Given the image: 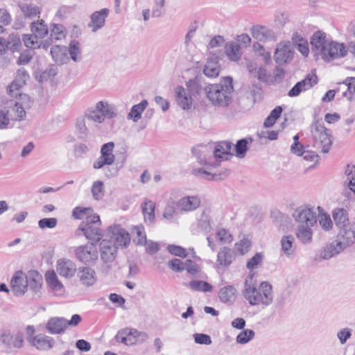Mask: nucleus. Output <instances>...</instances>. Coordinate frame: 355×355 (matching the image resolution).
Listing matches in <instances>:
<instances>
[{
	"instance_id": "48",
	"label": "nucleus",
	"mask_w": 355,
	"mask_h": 355,
	"mask_svg": "<svg viewBox=\"0 0 355 355\" xmlns=\"http://www.w3.org/2000/svg\"><path fill=\"white\" fill-rule=\"evenodd\" d=\"M9 50L12 52L18 51L21 46L19 35L17 33L10 34L7 38Z\"/></svg>"
},
{
	"instance_id": "34",
	"label": "nucleus",
	"mask_w": 355,
	"mask_h": 355,
	"mask_svg": "<svg viewBox=\"0 0 355 355\" xmlns=\"http://www.w3.org/2000/svg\"><path fill=\"white\" fill-rule=\"evenodd\" d=\"M225 53L230 60L237 61L241 56V51L239 44L236 42H230L225 45Z\"/></svg>"
},
{
	"instance_id": "22",
	"label": "nucleus",
	"mask_w": 355,
	"mask_h": 355,
	"mask_svg": "<svg viewBox=\"0 0 355 355\" xmlns=\"http://www.w3.org/2000/svg\"><path fill=\"white\" fill-rule=\"evenodd\" d=\"M200 205L198 197L192 196L183 197L178 201V207L182 211H191L196 209Z\"/></svg>"
},
{
	"instance_id": "50",
	"label": "nucleus",
	"mask_w": 355,
	"mask_h": 355,
	"mask_svg": "<svg viewBox=\"0 0 355 355\" xmlns=\"http://www.w3.org/2000/svg\"><path fill=\"white\" fill-rule=\"evenodd\" d=\"M93 214H94L91 207H76L72 211V216L76 219H82L84 217L86 218L89 215Z\"/></svg>"
},
{
	"instance_id": "56",
	"label": "nucleus",
	"mask_w": 355,
	"mask_h": 355,
	"mask_svg": "<svg viewBox=\"0 0 355 355\" xmlns=\"http://www.w3.org/2000/svg\"><path fill=\"white\" fill-rule=\"evenodd\" d=\"M76 128L78 131V135L80 139H85L87 134V128L84 119L77 120Z\"/></svg>"
},
{
	"instance_id": "33",
	"label": "nucleus",
	"mask_w": 355,
	"mask_h": 355,
	"mask_svg": "<svg viewBox=\"0 0 355 355\" xmlns=\"http://www.w3.org/2000/svg\"><path fill=\"white\" fill-rule=\"evenodd\" d=\"M7 112L10 119L12 121H21L26 116L25 107L19 102H15L9 107Z\"/></svg>"
},
{
	"instance_id": "1",
	"label": "nucleus",
	"mask_w": 355,
	"mask_h": 355,
	"mask_svg": "<svg viewBox=\"0 0 355 355\" xmlns=\"http://www.w3.org/2000/svg\"><path fill=\"white\" fill-rule=\"evenodd\" d=\"M293 217L297 223L295 236L302 244H310L313 241V230L317 223V214L310 205H302L297 207Z\"/></svg>"
},
{
	"instance_id": "3",
	"label": "nucleus",
	"mask_w": 355,
	"mask_h": 355,
	"mask_svg": "<svg viewBox=\"0 0 355 355\" xmlns=\"http://www.w3.org/2000/svg\"><path fill=\"white\" fill-rule=\"evenodd\" d=\"M253 275L249 274L245 278L243 295L251 306H268L273 300L272 287L268 282H262L257 288Z\"/></svg>"
},
{
	"instance_id": "24",
	"label": "nucleus",
	"mask_w": 355,
	"mask_h": 355,
	"mask_svg": "<svg viewBox=\"0 0 355 355\" xmlns=\"http://www.w3.org/2000/svg\"><path fill=\"white\" fill-rule=\"evenodd\" d=\"M54 340L51 337L39 334L32 339L31 345L40 350H49L53 346Z\"/></svg>"
},
{
	"instance_id": "54",
	"label": "nucleus",
	"mask_w": 355,
	"mask_h": 355,
	"mask_svg": "<svg viewBox=\"0 0 355 355\" xmlns=\"http://www.w3.org/2000/svg\"><path fill=\"white\" fill-rule=\"evenodd\" d=\"M37 37L33 35H24L23 41L28 48L36 49L40 47V42Z\"/></svg>"
},
{
	"instance_id": "29",
	"label": "nucleus",
	"mask_w": 355,
	"mask_h": 355,
	"mask_svg": "<svg viewBox=\"0 0 355 355\" xmlns=\"http://www.w3.org/2000/svg\"><path fill=\"white\" fill-rule=\"evenodd\" d=\"M96 109L105 118L112 119L117 116L116 109L114 105L108 103L107 101H101L96 105Z\"/></svg>"
},
{
	"instance_id": "25",
	"label": "nucleus",
	"mask_w": 355,
	"mask_h": 355,
	"mask_svg": "<svg viewBox=\"0 0 355 355\" xmlns=\"http://www.w3.org/2000/svg\"><path fill=\"white\" fill-rule=\"evenodd\" d=\"M46 328L51 334H60L67 328V320L64 318H52L48 321Z\"/></svg>"
},
{
	"instance_id": "9",
	"label": "nucleus",
	"mask_w": 355,
	"mask_h": 355,
	"mask_svg": "<svg viewBox=\"0 0 355 355\" xmlns=\"http://www.w3.org/2000/svg\"><path fill=\"white\" fill-rule=\"evenodd\" d=\"M293 53L289 42H279L275 51V61L279 66L285 64L293 59Z\"/></svg>"
},
{
	"instance_id": "28",
	"label": "nucleus",
	"mask_w": 355,
	"mask_h": 355,
	"mask_svg": "<svg viewBox=\"0 0 355 355\" xmlns=\"http://www.w3.org/2000/svg\"><path fill=\"white\" fill-rule=\"evenodd\" d=\"M281 248L284 254L288 258L293 257L296 246L295 239L292 235H286L281 239Z\"/></svg>"
},
{
	"instance_id": "51",
	"label": "nucleus",
	"mask_w": 355,
	"mask_h": 355,
	"mask_svg": "<svg viewBox=\"0 0 355 355\" xmlns=\"http://www.w3.org/2000/svg\"><path fill=\"white\" fill-rule=\"evenodd\" d=\"M254 336L255 333L253 330L244 329L238 334L236 340L239 344H245L252 340Z\"/></svg>"
},
{
	"instance_id": "61",
	"label": "nucleus",
	"mask_w": 355,
	"mask_h": 355,
	"mask_svg": "<svg viewBox=\"0 0 355 355\" xmlns=\"http://www.w3.org/2000/svg\"><path fill=\"white\" fill-rule=\"evenodd\" d=\"M128 334H132V329H128V328L122 329L119 330L118 331V333L116 334V335L115 336L116 340L118 343H122L125 345L126 342L128 341L127 336Z\"/></svg>"
},
{
	"instance_id": "45",
	"label": "nucleus",
	"mask_w": 355,
	"mask_h": 355,
	"mask_svg": "<svg viewBox=\"0 0 355 355\" xmlns=\"http://www.w3.org/2000/svg\"><path fill=\"white\" fill-rule=\"evenodd\" d=\"M253 50L257 55L262 57L266 64H268L271 62L270 53L266 51L264 47L261 44L258 42L254 43Z\"/></svg>"
},
{
	"instance_id": "57",
	"label": "nucleus",
	"mask_w": 355,
	"mask_h": 355,
	"mask_svg": "<svg viewBox=\"0 0 355 355\" xmlns=\"http://www.w3.org/2000/svg\"><path fill=\"white\" fill-rule=\"evenodd\" d=\"M319 224L325 231H329L333 226L331 219L327 214H322L320 216Z\"/></svg>"
},
{
	"instance_id": "53",
	"label": "nucleus",
	"mask_w": 355,
	"mask_h": 355,
	"mask_svg": "<svg viewBox=\"0 0 355 355\" xmlns=\"http://www.w3.org/2000/svg\"><path fill=\"white\" fill-rule=\"evenodd\" d=\"M92 193L95 200L101 199L104 194L103 183L101 181H96L92 187Z\"/></svg>"
},
{
	"instance_id": "62",
	"label": "nucleus",
	"mask_w": 355,
	"mask_h": 355,
	"mask_svg": "<svg viewBox=\"0 0 355 355\" xmlns=\"http://www.w3.org/2000/svg\"><path fill=\"white\" fill-rule=\"evenodd\" d=\"M87 116L88 119L97 123H102L104 121L102 114L96 108L93 110H88L87 112Z\"/></svg>"
},
{
	"instance_id": "11",
	"label": "nucleus",
	"mask_w": 355,
	"mask_h": 355,
	"mask_svg": "<svg viewBox=\"0 0 355 355\" xmlns=\"http://www.w3.org/2000/svg\"><path fill=\"white\" fill-rule=\"evenodd\" d=\"M101 258L106 263L112 262L117 254V247L115 243L110 240L103 239L99 244Z\"/></svg>"
},
{
	"instance_id": "2",
	"label": "nucleus",
	"mask_w": 355,
	"mask_h": 355,
	"mask_svg": "<svg viewBox=\"0 0 355 355\" xmlns=\"http://www.w3.org/2000/svg\"><path fill=\"white\" fill-rule=\"evenodd\" d=\"M326 37L325 33L318 31L311 39L313 51L320 55L322 59L329 62L347 55L348 49L343 43L329 40Z\"/></svg>"
},
{
	"instance_id": "14",
	"label": "nucleus",
	"mask_w": 355,
	"mask_h": 355,
	"mask_svg": "<svg viewBox=\"0 0 355 355\" xmlns=\"http://www.w3.org/2000/svg\"><path fill=\"white\" fill-rule=\"evenodd\" d=\"M56 270L60 276L65 278H71L78 270L76 263L67 259H60L57 261Z\"/></svg>"
},
{
	"instance_id": "47",
	"label": "nucleus",
	"mask_w": 355,
	"mask_h": 355,
	"mask_svg": "<svg viewBox=\"0 0 355 355\" xmlns=\"http://www.w3.org/2000/svg\"><path fill=\"white\" fill-rule=\"evenodd\" d=\"M20 9L23 15L29 18L36 17L40 12L39 7L33 4L20 6Z\"/></svg>"
},
{
	"instance_id": "31",
	"label": "nucleus",
	"mask_w": 355,
	"mask_h": 355,
	"mask_svg": "<svg viewBox=\"0 0 355 355\" xmlns=\"http://www.w3.org/2000/svg\"><path fill=\"white\" fill-rule=\"evenodd\" d=\"M333 218L337 227L340 229L350 225L348 213L343 208H336L333 211Z\"/></svg>"
},
{
	"instance_id": "49",
	"label": "nucleus",
	"mask_w": 355,
	"mask_h": 355,
	"mask_svg": "<svg viewBox=\"0 0 355 355\" xmlns=\"http://www.w3.org/2000/svg\"><path fill=\"white\" fill-rule=\"evenodd\" d=\"M263 259V255L261 252H257L251 259L248 260L246 263V268L250 270V274L253 275L252 273V270L257 268L259 266H261Z\"/></svg>"
},
{
	"instance_id": "13",
	"label": "nucleus",
	"mask_w": 355,
	"mask_h": 355,
	"mask_svg": "<svg viewBox=\"0 0 355 355\" xmlns=\"http://www.w3.org/2000/svg\"><path fill=\"white\" fill-rule=\"evenodd\" d=\"M107 234L112 240L121 246L126 247L130 242L129 234L120 225H116L109 227Z\"/></svg>"
},
{
	"instance_id": "19",
	"label": "nucleus",
	"mask_w": 355,
	"mask_h": 355,
	"mask_svg": "<svg viewBox=\"0 0 355 355\" xmlns=\"http://www.w3.org/2000/svg\"><path fill=\"white\" fill-rule=\"evenodd\" d=\"M254 39L260 42L272 41L275 40V33L266 26H254L250 29Z\"/></svg>"
},
{
	"instance_id": "44",
	"label": "nucleus",
	"mask_w": 355,
	"mask_h": 355,
	"mask_svg": "<svg viewBox=\"0 0 355 355\" xmlns=\"http://www.w3.org/2000/svg\"><path fill=\"white\" fill-rule=\"evenodd\" d=\"M189 286L196 291L211 292L212 291V286L204 281H191L189 282Z\"/></svg>"
},
{
	"instance_id": "43",
	"label": "nucleus",
	"mask_w": 355,
	"mask_h": 355,
	"mask_svg": "<svg viewBox=\"0 0 355 355\" xmlns=\"http://www.w3.org/2000/svg\"><path fill=\"white\" fill-rule=\"evenodd\" d=\"M252 245L251 241L243 239L234 245V253L239 255H245L248 252Z\"/></svg>"
},
{
	"instance_id": "18",
	"label": "nucleus",
	"mask_w": 355,
	"mask_h": 355,
	"mask_svg": "<svg viewBox=\"0 0 355 355\" xmlns=\"http://www.w3.org/2000/svg\"><path fill=\"white\" fill-rule=\"evenodd\" d=\"M30 76L28 72L24 69L20 68L17 70L16 77L13 82L8 86V90L12 96H17L18 94L15 93L26 85L29 80Z\"/></svg>"
},
{
	"instance_id": "59",
	"label": "nucleus",
	"mask_w": 355,
	"mask_h": 355,
	"mask_svg": "<svg viewBox=\"0 0 355 355\" xmlns=\"http://www.w3.org/2000/svg\"><path fill=\"white\" fill-rule=\"evenodd\" d=\"M33 58V53L31 50H25L19 55L17 59V63L19 65L27 64Z\"/></svg>"
},
{
	"instance_id": "20",
	"label": "nucleus",
	"mask_w": 355,
	"mask_h": 355,
	"mask_svg": "<svg viewBox=\"0 0 355 355\" xmlns=\"http://www.w3.org/2000/svg\"><path fill=\"white\" fill-rule=\"evenodd\" d=\"M234 259V252L230 248L223 247L220 248L217 255V268H220L229 266Z\"/></svg>"
},
{
	"instance_id": "35",
	"label": "nucleus",
	"mask_w": 355,
	"mask_h": 355,
	"mask_svg": "<svg viewBox=\"0 0 355 355\" xmlns=\"http://www.w3.org/2000/svg\"><path fill=\"white\" fill-rule=\"evenodd\" d=\"M155 204L150 200H146L141 205L144 218L150 223H153L155 220Z\"/></svg>"
},
{
	"instance_id": "38",
	"label": "nucleus",
	"mask_w": 355,
	"mask_h": 355,
	"mask_svg": "<svg viewBox=\"0 0 355 355\" xmlns=\"http://www.w3.org/2000/svg\"><path fill=\"white\" fill-rule=\"evenodd\" d=\"M203 72L205 76L210 78H215L218 76L220 66L215 58H211L207 62Z\"/></svg>"
},
{
	"instance_id": "12",
	"label": "nucleus",
	"mask_w": 355,
	"mask_h": 355,
	"mask_svg": "<svg viewBox=\"0 0 355 355\" xmlns=\"http://www.w3.org/2000/svg\"><path fill=\"white\" fill-rule=\"evenodd\" d=\"M110 14L108 8H102L100 10L94 12L90 16V21L87 26L93 33H96L105 25V19Z\"/></svg>"
},
{
	"instance_id": "5",
	"label": "nucleus",
	"mask_w": 355,
	"mask_h": 355,
	"mask_svg": "<svg viewBox=\"0 0 355 355\" xmlns=\"http://www.w3.org/2000/svg\"><path fill=\"white\" fill-rule=\"evenodd\" d=\"M101 226V221L98 214L89 215L80 223L76 231V234L79 236L82 233L89 241L98 243L103 236Z\"/></svg>"
},
{
	"instance_id": "64",
	"label": "nucleus",
	"mask_w": 355,
	"mask_h": 355,
	"mask_svg": "<svg viewBox=\"0 0 355 355\" xmlns=\"http://www.w3.org/2000/svg\"><path fill=\"white\" fill-rule=\"evenodd\" d=\"M168 266L173 271L182 272L184 270V262L175 258L168 262Z\"/></svg>"
},
{
	"instance_id": "32",
	"label": "nucleus",
	"mask_w": 355,
	"mask_h": 355,
	"mask_svg": "<svg viewBox=\"0 0 355 355\" xmlns=\"http://www.w3.org/2000/svg\"><path fill=\"white\" fill-rule=\"evenodd\" d=\"M218 297L221 302L232 304L236 300V288L232 285L224 286L220 289Z\"/></svg>"
},
{
	"instance_id": "46",
	"label": "nucleus",
	"mask_w": 355,
	"mask_h": 355,
	"mask_svg": "<svg viewBox=\"0 0 355 355\" xmlns=\"http://www.w3.org/2000/svg\"><path fill=\"white\" fill-rule=\"evenodd\" d=\"M64 28L60 24H53L51 29L50 39L51 41H57L65 37Z\"/></svg>"
},
{
	"instance_id": "16",
	"label": "nucleus",
	"mask_w": 355,
	"mask_h": 355,
	"mask_svg": "<svg viewBox=\"0 0 355 355\" xmlns=\"http://www.w3.org/2000/svg\"><path fill=\"white\" fill-rule=\"evenodd\" d=\"M26 275L22 271H17L10 281L12 291L17 296L23 295L27 291Z\"/></svg>"
},
{
	"instance_id": "42",
	"label": "nucleus",
	"mask_w": 355,
	"mask_h": 355,
	"mask_svg": "<svg viewBox=\"0 0 355 355\" xmlns=\"http://www.w3.org/2000/svg\"><path fill=\"white\" fill-rule=\"evenodd\" d=\"M232 149V143L230 141H223L216 146L214 155L216 159H220L222 158V155H232L230 150Z\"/></svg>"
},
{
	"instance_id": "60",
	"label": "nucleus",
	"mask_w": 355,
	"mask_h": 355,
	"mask_svg": "<svg viewBox=\"0 0 355 355\" xmlns=\"http://www.w3.org/2000/svg\"><path fill=\"white\" fill-rule=\"evenodd\" d=\"M178 213L173 206H167L163 213V217L169 221H174L176 219Z\"/></svg>"
},
{
	"instance_id": "10",
	"label": "nucleus",
	"mask_w": 355,
	"mask_h": 355,
	"mask_svg": "<svg viewBox=\"0 0 355 355\" xmlns=\"http://www.w3.org/2000/svg\"><path fill=\"white\" fill-rule=\"evenodd\" d=\"M318 83V77L315 73H310L301 81L297 83L288 92L291 97L297 96L303 91L311 89Z\"/></svg>"
},
{
	"instance_id": "39",
	"label": "nucleus",
	"mask_w": 355,
	"mask_h": 355,
	"mask_svg": "<svg viewBox=\"0 0 355 355\" xmlns=\"http://www.w3.org/2000/svg\"><path fill=\"white\" fill-rule=\"evenodd\" d=\"M31 28L32 33L39 38L44 37L49 32L48 27L42 19L33 22Z\"/></svg>"
},
{
	"instance_id": "58",
	"label": "nucleus",
	"mask_w": 355,
	"mask_h": 355,
	"mask_svg": "<svg viewBox=\"0 0 355 355\" xmlns=\"http://www.w3.org/2000/svg\"><path fill=\"white\" fill-rule=\"evenodd\" d=\"M184 270H187V271L191 275H196L199 272L200 267L193 261L191 259H187L184 261Z\"/></svg>"
},
{
	"instance_id": "17",
	"label": "nucleus",
	"mask_w": 355,
	"mask_h": 355,
	"mask_svg": "<svg viewBox=\"0 0 355 355\" xmlns=\"http://www.w3.org/2000/svg\"><path fill=\"white\" fill-rule=\"evenodd\" d=\"M77 277L82 285L91 286L96 281V272L87 266L80 267L77 270Z\"/></svg>"
},
{
	"instance_id": "4",
	"label": "nucleus",
	"mask_w": 355,
	"mask_h": 355,
	"mask_svg": "<svg viewBox=\"0 0 355 355\" xmlns=\"http://www.w3.org/2000/svg\"><path fill=\"white\" fill-rule=\"evenodd\" d=\"M231 77H225L218 84H212L205 88L207 97L214 105L226 107L232 101L234 87Z\"/></svg>"
},
{
	"instance_id": "6",
	"label": "nucleus",
	"mask_w": 355,
	"mask_h": 355,
	"mask_svg": "<svg viewBox=\"0 0 355 355\" xmlns=\"http://www.w3.org/2000/svg\"><path fill=\"white\" fill-rule=\"evenodd\" d=\"M187 88L178 86L175 89V101L178 106L184 110L191 108L193 104L192 96L198 94L200 86L196 80H189Z\"/></svg>"
},
{
	"instance_id": "7",
	"label": "nucleus",
	"mask_w": 355,
	"mask_h": 355,
	"mask_svg": "<svg viewBox=\"0 0 355 355\" xmlns=\"http://www.w3.org/2000/svg\"><path fill=\"white\" fill-rule=\"evenodd\" d=\"M311 133L314 140V148L320 150L323 153H327L332 144L331 130L319 123H315L311 125Z\"/></svg>"
},
{
	"instance_id": "40",
	"label": "nucleus",
	"mask_w": 355,
	"mask_h": 355,
	"mask_svg": "<svg viewBox=\"0 0 355 355\" xmlns=\"http://www.w3.org/2000/svg\"><path fill=\"white\" fill-rule=\"evenodd\" d=\"M68 52L73 61L80 62L82 60V49L78 41L73 40L70 42Z\"/></svg>"
},
{
	"instance_id": "26",
	"label": "nucleus",
	"mask_w": 355,
	"mask_h": 355,
	"mask_svg": "<svg viewBox=\"0 0 355 355\" xmlns=\"http://www.w3.org/2000/svg\"><path fill=\"white\" fill-rule=\"evenodd\" d=\"M51 55L58 64H63L68 62L69 57L66 46L55 45L51 49Z\"/></svg>"
},
{
	"instance_id": "41",
	"label": "nucleus",
	"mask_w": 355,
	"mask_h": 355,
	"mask_svg": "<svg viewBox=\"0 0 355 355\" xmlns=\"http://www.w3.org/2000/svg\"><path fill=\"white\" fill-rule=\"evenodd\" d=\"M252 139L251 137H246L238 140L234 146L236 157L243 158L248 150V144L252 143Z\"/></svg>"
},
{
	"instance_id": "30",
	"label": "nucleus",
	"mask_w": 355,
	"mask_h": 355,
	"mask_svg": "<svg viewBox=\"0 0 355 355\" xmlns=\"http://www.w3.org/2000/svg\"><path fill=\"white\" fill-rule=\"evenodd\" d=\"M26 289L29 287L34 292H37L41 286L42 282V276L36 271H30L28 275H26Z\"/></svg>"
},
{
	"instance_id": "27",
	"label": "nucleus",
	"mask_w": 355,
	"mask_h": 355,
	"mask_svg": "<svg viewBox=\"0 0 355 355\" xmlns=\"http://www.w3.org/2000/svg\"><path fill=\"white\" fill-rule=\"evenodd\" d=\"M193 173L208 180L218 181L227 178L230 174V171L227 169H224L222 173H211L202 168H197L193 169Z\"/></svg>"
},
{
	"instance_id": "37",
	"label": "nucleus",
	"mask_w": 355,
	"mask_h": 355,
	"mask_svg": "<svg viewBox=\"0 0 355 355\" xmlns=\"http://www.w3.org/2000/svg\"><path fill=\"white\" fill-rule=\"evenodd\" d=\"M133 242L138 245H145L146 243V235L144 227L141 225L135 226L132 229Z\"/></svg>"
},
{
	"instance_id": "23",
	"label": "nucleus",
	"mask_w": 355,
	"mask_h": 355,
	"mask_svg": "<svg viewBox=\"0 0 355 355\" xmlns=\"http://www.w3.org/2000/svg\"><path fill=\"white\" fill-rule=\"evenodd\" d=\"M345 248L336 239L329 245H326L320 253V257L323 259H329L341 252Z\"/></svg>"
},
{
	"instance_id": "36",
	"label": "nucleus",
	"mask_w": 355,
	"mask_h": 355,
	"mask_svg": "<svg viewBox=\"0 0 355 355\" xmlns=\"http://www.w3.org/2000/svg\"><path fill=\"white\" fill-rule=\"evenodd\" d=\"M148 104L146 100H143L139 104L133 105L128 114V118L132 119L134 122H137L141 119V114L148 106Z\"/></svg>"
},
{
	"instance_id": "15",
	"label": "nucleus",
	"mask_w": 355,
	"mask_h": 355,
	"mask_svg": "<svg viewBox=\"0 0 355 355\" xmlns=\"http://www.w3.org/2000/svg\"><path fill=\"white\" fill-rule=\"evenodd\" d=\"M337 239L346 248L355 243V223L340 229Z\"/></svg>"
},
{
	"instance_id": "8",
	"label": "nucleus",
	"mask_w": 355,
	"mask_h": 355,
	"mask_svg": "<svg viewBox=\"0 0 355 355\" xmlns=\"http://www.w3.org/2000/svg\"><path fill=\"white\" fill-rule=\"evenodd\" d=\"M96 242L89 241L85 245L76 247L74 250L76 259L83 263L95 262L98 259Z\"/></svg>"
},
{
	"instance_id": "21",
	"label": "nucleus",
	"mask_w": 355,
	"mask_h": 355,
	"mask_svg": "<svg viewBox=\"0 0 355 355\" xmlns=\"http://www.w3.org/2000/svg\"><path fill=\"white\" fill-rule=\"evenodd\" d=\"M46 282L55 295H62L64 292L63 284L60 282L54 270H49L45 275Z\"/></svg>"
},
{
	"instance_id": "52",
	"label": "nucleus",
	"mask_w": 355,
	"mask_h": 355,
	"mask_svg": "<svg viewBox=\"0 0 355 355\" xmlns=\"http://www.w3.org/2000/svg\"><path fill=\"white\" fill-rule=\"evenodd\" d=\"M114 144L113 142H108L103 144L101 149V156L115 161V155L113 154Z\"/></svg>"
},
{
	"instance_id": "55",
	"label": "nucleus",
	"mask_w": 355,
	"mask_h": 355,
	"mask_svg": "<svg viewBox=\"0 0 355 355\" xmlns=\"http://www.w3.org/2000/svg\"><path fill=\"white\" fill-rule=\"evenodd\" d=\"M58 220L55 218H45L40 219L38 225L41 229H52L56 227Z\"/></svg>"
},
{
	"instance_id": "63",
	"label": "nucleus",
	"mask_w": 355,
	"mask_h": 355,
	"mask_svg": "<svg viewBox=\"0 0 355 355\" xmlns=\"http://www.w3.org/2000/svg\"><path fill=\"white\" fill-rule=\"evenodd\" d=\"M113 160L106 159L105 157H103L100 156L94 163L93 167L95 169H100L103 168L105 166H111L113 164Z\"/></svg>"
}]
</instances>
